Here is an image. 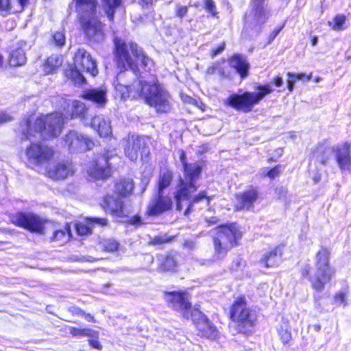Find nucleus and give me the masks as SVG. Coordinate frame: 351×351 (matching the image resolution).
Wrapping results in <instances>:
<instances>
[{
	"mask_svg": "<svg viewBox=\"0 0 351 351\" xmlns=\"http://www.w3.org/2000/svg\"><path fill=\"white\" fill-rule=\"evenodd\" d=\"M61 101L64 112H56L40 117L32 114L21 122L18 131L29 139L31 137L47 138L60 135L64 120L80 116L86 111V107L81 101H73L70 105L65 99L62 98Z\"/></svg>",
	"mask_w": 351,
	"mask_h": 351,
	"instance_id": "nucleus-1",
	"label": "nucleus"
},
{
	"mask_svg": "<svg viewBox=\"0 0 351 351\" xmlns=\"http://www.w3.org/2000/svg\"><path fill=\"white\" fill-rule=\"evenodd\" d=\"M123 75H117V82H114L117 96L125 99L130 96H142L147 104L154 106L158 112H167L171 109L170 96L158 84L154 75L147 79L146 74L141 76L138 88L132 89L128 85L119 83L123 81Z\"/></svg>",
	"mask_w": 351,
	"mask_h": 351,
	"instance_id": "nucleus-2",
	"label": "nucleus"
},
{
	"mask_svg": "<svg viewBox=\"0 0 351 351\" xmlns=\"http://www.w3.org/2000/svg\"><path fill=\"white\" fill-rule=\"evenodd\" d=\"M180 158L184 169V180L180 179L178 189L174 193V200L177 210H182L183 206L187 207L184 213L186 215L190 213L193 204L206 198V195L205 191H202L193 195L197 189L195 181L200 176L201 167L197 163L187 164L183 151L181 152Z\"/></svg>",
	"mask_w": 351,
	"mask_h": 351,
	"instance_id": "nucleus-3",
	"label": "nucleus"
},
{
	"mask_svg": "<svg viewBox=\"0 0 351 351\" xmlns=\"http://www.w3.org/2000/svg\"><path fill=\"white\" fill-rule=\"evenodd\" d=\"M170 307L180 313L186 319L191 318L198 331V335L210 340L216 339L219 332L216 327L196 308H192L185 291L172 292L167 295Z\"/></svg>",
	"mask_w": 351,
	"mask_h": 351,
	"instance_id": "nucleus-4",
	"label": "nucleus"
},
{
	"mask_svg": "<svg viewBox=\"0 0 351 351\" xmlns=\"http://www.w3.org/2000/svg\"><path fill=\"white\" fill-rule=\"evenodd\" d=\"M115 57L117 66L121 72L128 67L133 73L137 75V64L141 62V65L151 72L154 66L153 61L147 57L136 44L130 42L126 43L121 38L114 39Z\"/></svg>",
	"mask_w": 351,
	"mask_h": 351,
	"instance_id": "nucleus-5",
	"label": "nucleus"
},
{
	"mask_svg": "<svg viewBox=\"0 0 351 351\" xmlns=\"http://www.w3.org/2000/svg\"><path fill=\"white\" fill-rule=\"evenodd\" d=\"M78 13L82 29L92 41L100 42L104 38L103 25L97 19V0H73Z\"/></svg>",
	"mask_w": 351,
	"mask_h": 351,
	"instance_id": "nucleus-6",
	"label": "nucleus"
},
{
	"mask_svg": "<svg viewBox=\"0 0 351 351\" xmlns=\"http://www.w3.org/2000/svg\"><path fill=\"white\" fill-rule=\"evenodd\" d=\"M241 236V232L234 223L218 227L213 237L214 258H224L228 252L238 244Z\"/></svg>",
	"mask_w": 351,
	"mask_h": 351,
	"instance_id": "nucleus-7",
	"label": "nucleus"
},
{
	"mask_svg": "<svg viewBox=\"0 0 351 351\" xmlns=\"http://www.w3.org/2000/svg\"><path fill=\"white\" fill-rule=\"evenodd\" d=\"M256 92H244L242 94H232L226 100V104L237 110L245 112H250L255 105L273 91L270 84L259 86Z\"/></svg>",
	"mask_w": 351,
	"mask_h": 351,
	"instance_id": "nucleus-8",
	"label": "nucleus"
},
{
	"mask_svg": "<svg viewBox=\"0 0 351 351\" xmlns=\"http://www.w3.org/2000/svg\"><path fill=\"white\" fill-rule=\"evenodd\" d=\"M330 252L326 248H321L316 254L315 265L316 271L309 280L313 288L317 291H322L324 286L334 276L335 271L329 263Z\"/></svg>",
	"mask_w": 351,
	"mask_h": 351,
	"instance_id": "nucleus-9",
	"label": "nucleus"
},
{
	"mask_svg": "<svg viewBox=\"0 0 351 351\" xmlns=\"http://www.w3.org/2000/svg\"><path fill=\"white\" fill-rule=\"evenodd\" d=\"M231 319L243 328L252 327L256 321L254 311L247 308L244 296L237 297L231 308Z\"/></svg>",
	"mask_w": 351,
	"mask_h": 351,
	"instance_id": "nucleus-10",
	"label": "nucleus"
},
{
	"mask_svg": "<svg viewBox=\"0 0 351 351\" xmlns=\"http://www.w3.org/2000/svg\"><path fill=\"white\" fill-rule=\"evenodd\" d=\"M123 147L125 155L132 161L138 159L139 153L142 156H147L149 153V149L145 146L144 139L136 134H130L123 140Z\"/></svg>",
	"mask_w": 351,
	"mask_h": 351,
	"instance_id": "nucleus-11",
	"label": "nucleus"
},
{
	"mask_svg": "<svg viewBox=\"0 0 351 351\" xmlns=\"http://www.w3.org/2000/svg\"><path fill=\"white\" fill-rule=\"evenodd\" d=\"M54 150L42 143H32L25 152L28 162L32 165H42L54 156Z\"/></svg>",
	"mask_w": 351,
	"mask_h": 351,
	"instance_id": "nucleus-12",
	"label": "nucleus"
},
{
	"mask_svg": "<svg viewBox=\"0 0 351 351\" xmlns=\"http://www.w3.org/2000/svg\"><path fill=\"white\" fill-rule=\"evenodd\" d=\"M64 145L70 152H86L95 146L93 141L77 131H70L64 138Z\"/></svg>",
	"mask_w": 351,
	"mask_h": 351,
	"instance_id": "nucleus-13",
	"label": "nucleus"
},
{
	"mask_svg": "<svg viewBox=\"0 0 351 351\" xmlns=\"http://www.w3.org/2000/svg\"><path fill=\"white\" fill-rule=\"evenodd\" d=\"M108 152L102 156H99L95 160L90 162L86 171L88 176L94 180H103L111 176L110 165L108 162Z\"/></svg>",
	"mask_w": 351,
	"mask_h": 351,
	"instance_id": "nucleus-14",
	"label": "nucleus"
},
{
	"mask_svg": "<svg viewBox=\"0 0 351 351\" xmlns=\"http://www.w3.org/2000/svg\"><path fill=\"white\" fill-rule=\"evenodd\" d=\"M11 221L16 226L22 227L31 232H41L43 224L41 219L32 213H17L10 218Z\"/></svg>",
	"mask_w": 351,
	"mask_h": 351,
	"instance_id": "nucleus-15",
	"label": "nucleus"
},
{
	"mask_svg": "<svg viewBox=\"0 0 351 351\" xmlns=\"http://www.w3.org/2000/svg\"><path fill=\"white\" fill-rule=\"evenodd\" d=\"M74 64L77 69L89 73L91 75L95 76L98 73L97 64L90 54L84 49H79L74 56Z\"/></svg>",
	"mask_w": 351,
	"mask_h": 351,
	"instance_id": "nucleus-16",
	"label": "nucleus"
},
{
	"mask_svg": "<svg viewBox=\"0 0 351 351\" xmlns=\"http://www.w3.org/2000/svg\"><path fill=\"white\" fill-rule=\"evenodd\" d=\"M74 172L73 166L68 161H59L49 163L47 175L53 180H62L72 175Z\"/></svg>",
	"mask_w": 351,
	"mask_h": 351,
	"instance_id": "nucleus-17",
	"label": "nucleus"
},
{
	"mask_svg": "<svg viewBox=\"0 0 351 351\" xmlns=\"http://www.w3.org/2000/svg\"><path fill=\"white\" fill-rule=\"evenodd\" d=\"M172 199L165 196L163 193L158 192V195L154 197L149 204L147 214L148 215H158L171 208Z\"/></svg>",
	"mask_w": 351,
	"mask_h": 351,
	"instance_id": "nucleus-18",
	"label": "nucleus"
},
{
	"mask_svg": "<svg viewBox=\"0 0 351 351\" xmlns=\"http://www.w3.org/2000/svg\"><path fill=\"white\" fill-rule=\"evenodd\" d=\"M332 153L336 161L341 170L351 169L350 145L348 142L332 147Z\"/></svg>",
	"mask_w": 351,
	"mask_h": 351,
	"instance_id": "nucleus-19",
	"label": "nucleus"
},
{
	"mask_svg": "<svg viewBox=\"0 0 351 351\" xmlns=\"http://www.w3.org/2000/svg\"><path fill=\"white\" fill-rule=\"evenodd\" d=\"M102 208L116 217L127 215V211L123 201L114 195H106L101 203Z\"/></svg>",
	"mask_w": 351,
	"mask_h": 351,
	"instance_id": "nucleus-20",
	"label": "nucleus"
},
{
	"mask_svg": "<svg viewBox=\"0 0 351 351\" xmlns=\"http://www.w3.org/2000/svg\"><path fill=\"white\" fill-rule=\"evenodd\" d=\"M90 127L97 132L100 137H107L112 134L111 123L104 115H96L91 119Z\"/></svg>",
	"mask_w": 351,
	"mask_h": 351,
	"instance_id": "nucleus-21",
	"label": "nucleus"
},
{
	"mask_svg": "<svg viewBox=\"0 0 351 351\" xmlns=\"http://www.w3.org/2000/svg\"><path fill=\"white\" fill-rule=\"evenodd\" d=\"M282 255V246L271 248L263 255L260 263L266 267H274L279 263Z\"/></svg>",
	"mask_w": 351,
	"mask_h": 351,
	"instance_id": "nucleus-22",
	"label": "nucleus"
},
{
	"mask_svg": "<svg viewBox=\"0 0 351 351\" xmlns=\"http://www.w3.org/2000/svg\"><path fill=\"white\" fill-rule=\"evenodd\" d=\"M258 193L256 190L251 189L237 196V209L250 208L256 200Z\"/></svg>",
	"mask_w": 351,
	"mask_h": 351,
	"instance_id": "nucleus-23",
	"label": "nucleus"
},
{
	"mask_svg": "<svg viewBox=\"0 0 351 351\" xmlns=\"http://www.w3.org/2000/svg\"><path fill=\"white\" fill-rule=\"evenodd\" d=\"M96 223L101 226H104L107 224V219L106 218H90L84 222H79L76 224V231L80 235H86L90 232L93 224Z\"/></svg>",
	"mask_w": 351,
	"mask_h": 351,
	"instance_id": "nucleus-24",
	"label": "nucleus"
},
{
	"mask_svg": "<svg viewBox=\"0 0 351 351\" xmlns=\"http://www.w3.org/2000/svg\"><path fill=\"white\" fill-rule=\"evenodd\" d=\"M83 97L103 106L106 101V90L103 88L87 90L84 91Z\"/></svg>",
	"mask_w": 351,
	"mask_h": 351,
	"instance_id": "nucleus-25",
	"label": "nucleus"
},
{
	"mask_svg": "<svg viewBox=\"0 0 351 351\" xmlns=\"http://www.w3.org/2000/svg\"><path fill=\"white\" fill-rule=\"evenodd\" d=\"M230 64L240 74L242 78L246 77L248 75L249 64L245 58L239 55L234 56L230 61Z\"/></svg>",
	"mask_w": 351,
	"mask_h": 351,
	"instance_id": "nucleus-26",
	"label": "nucleus"
},
{
	"mask_svg": "<svg viewBox=\"0 0 351 351\" xmlns=\"http://www.w3.org/2000/svg\"><path fill=\"white\" fill-rule=\"evenodd\" d=\"M134 188V184L131 179H120L115 184L114 192L122 197L130 195Z\"/></svg>",
	"mask_w": 351,
	"mask_h": 351,
	"instance_id": "nucleus-27",
	"label": "nucleus"
},
{
	"mask_svg": "<svg viewBox=\"0 0 351 351\" xmlns=\"http://www.w3.org/2000/svg\"><path fill=\"white\" fill-rule=\"evenodd\" d=\"M121 3L122 0H101L102 8L110 21H113L114 14Z\"/></svg>",
	"mask_w": 351,
	"mask_h": 351,
	"instance_id": "nucleus-28",
	"label": "nucleus"
},
{
	"mask_svg": "<svg viewBox=\"0 0 351 351\" xmlns=\"http://www.w3.org/2000/svg\"><path fill=\"white\" fill-rule=\"evenodd\" d=\"M62 64V58L60 56L53 55L48 58L43 65V70L47 74L55 71Z\"/></svg>",
	"mask_w": 351,
	"mask_h": 351,
	"instance_id": "nucleus-29",
	"label": "nucleus"
},
{
	"mask_svg": "<svg viewBox=\"0 0 351 351\" xmlns=\"http://www.w3.org/2000/svg\"><path fill=\"white\" fill-rule=\"evenodd\" d=\"M26 62V57L24 50L18 48L13 50L10 55L9 64L12 66H18L23 65Z\"/></svg>",
	"mask_w": 351,
	"mask_h": 351,
	"instance_id": "nucleus-30",
	"label": "nucleus"
},
{
	"mask_svg": "<svg viewBox=\"0 0 351 351\" xmlns=\"http://www.w3.org/2000/svg\"><path fill=\"white\" fill-rule=\"evenodd\" d=\"M70 237V227L65 223L61 228L54 230L52 239L60 242V244H64L69 240Z\"/></svg>",
	"mask_w": 351,
	"mask_h": 351,
	"instance_id": "nucleus-31",
	"label": "nucleus"
},
{
	"mask_svg": "<svg viewBox=\"0 0 351 351\" xmlns=\"http://www.w3.org/2000/svg\"><path fill=\"white\" fill-rule=\"evenodd\" d=\"M172 172L167 169H161L158 182V192L163 193V190L168 187L172 181Z\"/></svg>",
	"mask_w": 351,
	"mask_h": 351,
	"instance_id": "nucleus-32",
	"label": "nucleus"
},
{
	"mask_svg": "<svg viewBox=\"0 0 351 351\" xmlns=\"http://www.w3.org/2000/svg\"><path fill=\"white\" fill-rule=\"evenodd\" d=\"M69 332L73 337H95L97 338L99 332L97 331L93 330L90 328H77L75 327H71L69 328Z\"/></svg>",
	"mask_w": 351,
	"mask_h": 351,
	"instance_id": "nucleus-33",
	"label": "nucleus"
},
{
	"mask_svg": "<svg viewBox=\"0 0 351 351\" xmlns=\"http://www.w3.org/2000/svg\"><path fill=\"white\" fill-rule=\"evenodd\" d=\"M80 71H84L82 69L71 68L66 71V75L68 78L71 79L75 84H82L85 82V78Z\"/></svg>",
	"mask_w": 351,
	"mask_h": 351,
	"instance_id": "nucleus-34",
	"label": "nucleus"
},
{
	"mask_svg": "<svg viewBox=\"0 0 351 351\" xmlns=\"http://www.w3.org/2000/svg\"><path fill=\"white\" fill-rule=\"evenodd\" d=\"M160 261V268L164 271H174L176 268V261L171 256H162Z\"/></svg>",
	"mask_w": 351,
	"mask_h": 351,
	"instance_id": "nucleus-35",
	"label": "nucleus"
},
{
	"mask_svg": "<svg viewBox=\"0 0 351 351\" xmlns=\"http://www.w3.org/2000/svg\"><path fill=\"white\" fill-rule=\"evenodd\" d=\"M332 152V148H324L323 147H320L317 149V152L315 153V157L317 160L323 165H325L328 160V156Z\"/></svg>",
	"mask_w": 351,
	"mask_h": 351,
	"instance_id": "nucleus-36",
	"label": "nucleus"
},
{
	"mask_svg": "<svg viewBox=\"0 0 351 351\" xmlns=\"http://www.w3.org/2000/svg\"><path fill=\"white\" fill-rule=\"evenodd\" d=\"M101 247L108 252H114L118 250L119 244L114 239H104L101 243Z\"/></svg>",
	"mask_w": 351,
	"mask_h": 351,
	"instance_id": "nucleus-37",
	"label": "nucleus"
},
{
	"mask_svg": "<svg viewBox=\"0 0 351 351\" xmlns=\"http://www.w3.org/2000/svg\"><path fill=\"white\" fill-rule=\"evenodd\" d=\"M345 22L346 16L343 14H339L333 19L332 22L329 21L328 24L334 30H340L343 28Z\"/></svg>",
	"mask_w": 351,
	"mask_h": 351,
	"instance_id": "nucleus-38",
	"label": "nucleus"
},
{
	"mask_svg": "<svg viewBox=\"0 0 351 351\" xmlns=\"http://www.w3.org/2000/svg\"><path fill=\"white\" fill-rule=\"evenodd\" d=\"M287 88L289 92H292L294 88V84L298 80L296 73L289 72L287 73Z\"/></svg>",
	"mask_w": 351,
	"mask_h": 351,
	"instance_id": "nucleus-39",
	"label": "nucleus"
},
{
	"mask_svg": "<svg viewBox=\"0 0 351 351\" xmlns=\"http://www.w3.org/2000/svg\"><path fill=\"white\" fill-rule=\"evenodd\" d=\"M280 171L279 170L278 167H276L271 169L268 170L267 169H264L262 172V175L263 176H267L270 178H275L280 174Z\"/></svg>",
	"mask_w": 351,
	"mask_h": 351,
	"instance_id": "nucleus-40",
	"label": "nucleus"
},
{
	"mask_svg": "<svg viewBox=\"0 0 351 351\" xmlns=\"http://www.w3.org/2000/svg\"><path fill=\"white\" fill-rule=\"evenodd\" d=\"M205 8L213 16L217 15L215 3L213 0H204Z\"/></svg>",
	"mask_w": 351,
	"mask_h": 351,
	"instance_id": "nucleus-41",
	"label": "nucleus"
},
{
	"mask_svg": "<svg viewBox=\"0 0 351 351\" xmlns=\"http://www.w3.org/2000/svg\"><path fill=\"white\" fill-rule=\"evenodd\" d=\"M53 40L58 46H62L65 43V37L62 32H56L53 36Z\"/></svg>",
	"mask_w": 351,
	"mask_h": 351,
	"instance_id": "nucleus-42",
	"label": "nucleus"
},
{
	"mask_svg": "<svg viewBox=\"0 0 351 351\" xmlns=\"http://www.w3.org/2000/svg\"><path fill=\"white\" fill-rule=\"evenodd\" d=\"M176 16L183 18L188 12V7L180 4L176 5L175 10Z\"/></svg>",
	"mask_w": 351,
	"mask_h": 351,
	"instance_id": "nucleus-43",
	"label": "nucleus"
},
{
	"mask_svg": "<svg viewBox=\"0 0 351 351\" xmlns=\"http://www.w3.org/2000/svg\"><path fill=\"white\" fill-rule=\"evenodd\" d=\"M347 295L345 292L340 291L335 296V302L337 304L346 305Z\"/></svg>",
	"mask_w": 351,
	"mask_h": 351,
	"instance_id": "nucleus-44",
	"label": "nucleus"
},
{
	"mask_svg": "<svg viewBox=\"0 0 351 351\" xmlns=\"http://www.w3.org/2000/svg\"><path fill=\"white\" fill-rule=\"evenodd\" d=\"M256 20L257 24H262L265 21L266 19V12L265 10L263 8H261L256 12Z\"/></svg>",
	"mask_w": 351,
	"mask_h": 351,
	"instance_id": "nucleus-45",
	"label": "nucleus"
},
{
	"mask_svg": "<svg viewBox=\"0 0 351 351\" xmlns=\"http://www.w3.org/2000/svg\"><path fill=\"white\" fill-rule=\"evenodd\" d=\"M280 337L283 343H289L291 339V334L288 330H281L279 331Z\"/></svg>",
	"mask_w": 351,
	"mask_h": 351,
	"instance_id": "nucleus-46",
	"label": "nucleus"
},
{
	"mask_svg": "<svg viewBox=\"0 0 351 351\" xmlns=\"http://www.w3.org/2000/svg\"><path fill=\"white\" fill-rule=\"evenodd\" d=\"M90 339L88 340L89 345L93 347L95 349L101 350L102 349V346L100 344L99 341H98V338L95 337H90Z\"/></svg>",
	"mask_w": 351,
	"mask_h": 351,
	"instance_id": "nucleus-47",
	"label": "nucleus"
},
{
	"mask_svg": "<svg viewBox=\"0 0 351 351\" xmlns=\"http://www.w3.org/2000/svg\"><path fill=\"white\" fill-rule=\"evenodd\" d=\"M168 241L169 239L166 236H157L152 239V243L154 244H161Z\"/></svg>",
	"mask_w": 351,
	"mask_h": 351,
	"instance_id": "nucleus-48",
	"label": "nucleus"
},
{
	"mask_svg": "<svg viewBox=\"0 0 351 351\" xmlns=\"http://www.w3.org/2000/svg\"><path fill=\"white\" fill-rule=\"evenodd\" d=\"M298 80H300L302 82H306L311 79L312 73L309 74H306L304 73H296Z\"/></svg>",
	"mask_w": 351,
	"mask_h": 351,
	"instance_id": "nucleus-49",
	"label": "nucleus"
},
{
	"mask_svg": "<svg viewBox=\"0 0 351 351\" xmlns=\"http://www.w3.org/2000/svg\"><path fill=\"white\" fill-rule=\"evenodd\" d=\"M12 117L5 112H0V123L10 121Z\"/></svg>",
	"mask_w": 351,
	"mask_h": 351,
	"instance_id": "nucleus-50",
	"label": "nucleus"
},
{
	"mask_svg": "<svg viewBox=\"0 0 351 351\" xmlns=\"http://www.w3.org/2000/svg\"><path fill=\"white\" fill-rule=\"evenodd\" d=\"M181 98H182V101L185 103H189V104H195V105L197 104V101L194 99L191 98V97H189L188 95H182Z\"/></svg>",
	"mask_w": 351,
	"mask_h": 351,
	"instance_id": "nucleus-51",
	"label": "nucleus"
},
{
	"mask_svg": "<svg viewBox=\"0 0 351 351\" xmlns=\"http://www.w3.org/2000/svg\"><path fill=\"white\" fill-rule=\"evenodd\" d=\"M10 8L9 0H0V10H6Z\"/></svg>",
	"mask_w": 351,
	"mask_h": 351,
	"instance_id": "nucleus-52",
	"label": "nucleus"
},
{
	"mask_svg": "<svg viewBox=\"0 0 351 351\" xmlns=\"http://www.w3.org/2000/svg\"><path fill=\"white\" fill-rule=\"evenodd\" d=\"M310 269H311V267L308 265H305L302 269V271H301L302 275L303 276H308L309 275V273H310Z\"/></svg>",
	"mask_w": 351,
	"mask_h": 351,
	"instance_id": "nucleus-53",
	"label": "nucleus"
},
{
	"mask_svg": "<svg viewBox=\"0 0 351 351\" xmlns=\"http://www.w3.org/2000/svg\"><path fill=\"white\" fill-rule=\"evenodd\" d=\"M224 49V44H222L221 46L218 47L217 49H213L212 51L213 56H215L221 53Z\"/></svg>",
	"mask_w": 351,
	"mask_h": 351,
	"instance_id": "nucleus-54",
	"label": "nucleus"
},
{
	"mask_svg": "<svg viewBox=\"0 0 351 351\" xmlns=\"http://www.w3.org/2000/svg\"><path fill=\"white\" fill-rule=\"evenodd\" d=\"M274 82L277 87H280L283 84V80L281 77H276L274 79Z\"/></svg>",
	"mask_w": 351,
	"mask_h": 351,
	"instance_id": "nucleus-55",
	"label": "nucleus"
},
{
	"mask_svg": "<svg viewBox=\"0 0 351 351\" xmlns=\"http://www.w3.org/2000/svg\"><path fill=\"white\" fill-rule=\"evenodd\" d=\"M282 29V27H280V28L274 29L272 32V33L270 34V40L269 41L273 40L276 37V36L279 34V32L281 31Z\"/></svg>",
	"mask_w": 351,
	"mask_h": 351,
	"instance_id": "nucleus-56",
	"label": "nucleus"
},
{
	"mask_svg": "<svg viewBox=\"0 0 351 351\" xmlns=\"http://www.w3.org/2000/svg\"><path fill=\"white\" fill-rule=\"evenodd\" d=\"M141 217L138 216H134L130 219V222L134 225L140 224L141 223Z\"/></svg>",
	"mask_w": 351,
	"mask_h": 351,
	"instance_id": "nucleus-57",
	"label": "nucleus"
},
{
	"mask_svg": "<svg viewBox=\"0 0 351 351\" xmlns=\"http://www.w3.org/2000/svg\"><path fill=\"white\" fill-rule=\"evenodd\" d=\"M184 245L189 249H193L195 247V243L193 241L187 240L184 241Z\"/></svg>",
	"mask_w": 351,
	"mask_h": 351,
	"instance_id": "nucleus-58",
	"label": "nucleus"
},
{
	"mask_svg": "<svg viewBox=\"0 0 351 351\" xmlns=\"http://www.w3.org/2000/svg\"><path fill=\"white\" fill-rule=\"evenodd\" d=\"M277 190L279 192V198H282L284 196L286 195V194L287 193V189L283 187H280V188L278 189Z\"/></svg>",
	"mask_w": 351,
	"mask_h": 351,
	"instance_id": "nucleus-59",
	"label": "nucleus"
},
{
	"mask_svg": "<svg viewBox=\"0 0 351 351\" xmlns=\"http://www.w3.org/2000/svg\"><path fill=\"white\" fill-rule=\"evenodd\" d=\"M206 220L208 224H215L218 221V219L215 217H211L210 218H206Z\"/></svg>",
	"mask_w": 351,
	"mask_h": 351,
	"instance_id": "nucleus-60",
	"label": "nucleus"
},
{
	"mask_svg": "<svg viewBox=\"0 0 351 351\" xmlns=\"http://www.w3.org/2000/svg\"><path fill=\"white\" fill-rule=\"evenodd\" d=\"M142 5H148L152 3V0H138Z\"/></svg>",
	"mask_w": 351,
	"mask_h": 351,
	"instance_id": "nucleus-61",
	"label": "nucleus"
},
{
	"mask_svg": "<svg viewBox=\"0 0 351 351\" xmlns=\"http://www.w3.org/2000/svg\"><path fill=\"white\" fill-rule=\"evenodd\" d=\"M318 42V38L317 36H314L313 38H312V40H311V43H312V45L313 46H315L317 45Z\"/></svg>",
	"mask_w": 351,
	"mask_h": 351,
	"instance_id": "nucleus-62",
	"label": "nucleus"
},
{
	"mask_svg": "<svg viewBox=\"0 0 351 351\" xmlns=\"http://www.w3.org/2000/svg\"><path fill=\"white\" fill-rule=\"evenodd\" d=\"M19 1L20 4L23 7L28 2L29 0H19Z\"/></svg>",
	"mask_w": 351,
	"mask_h": 351,
	"instance_id": "nucleus-63",
	"label": "nucleus"
},
{
	"mask_svg": "<svg viewBox=\"0 0 351 351\" xmlns=\"http://www.w3.org/2000/svg\"><path fill=\"white\" fill-rule=\"evenodd\" d=\"M86 319L88 321V322H92L93 321V317L90 316V315H88L86 317Z\"/></svg>",
	"mask_w": 351,
	"mask_h": 351,
	"instance_id": "nucleus-64",
	"label": "nucleus"
}]
</instances>
